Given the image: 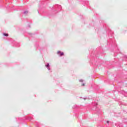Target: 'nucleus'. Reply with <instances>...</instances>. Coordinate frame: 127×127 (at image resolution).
<instances>
[{"mask_svg":"<svg viewBox=\"0 0 127 127\" xmlns=\"http://www.w3.org/2000/svg\"><path fill=\"white\" fill-rule=\"evenodd\" d=\"M60 53V56H63L64 55V53H61L60 52H58V54H59Z\"/></svg>","mask_w":127,"mask_h":127,"instance_id":"obj_1","label":"nucleus"},{"mask_svg":"<svg viewBox=\"0 0 127 127\" xmlns=\"http://www.w3.org/2000/svg\"><path fill=\"white\" fill-rule=\"evenodd\" d=\"M82 86H84V84H82Z\"/></svg>","mask_w":127,"mask_h":127,"instance_id":"obj_5","label":"nucleus"},{"mask_svg":"<svg viewBox=\"0 0 127 127\" xmlns=\"http://www.w3.org/2000/svg\"><path fill=\"white\" fill-rule=\"evenodd\" d=\"M49 66V64H47V67H48Z\"/></svg>","mask_w":127,"mask_h":127,"instance_id":"obj_3","label":"nucleus"},{"mask_svg":"<svg viewBox=\"0 0 127 127\" xmlns=\"http://www.w3.org/2000/svg\"><path fill=\"white\" fill-rule=\"evenodd\" d=\"M3 35H4V36H8V34L4 33V34H3Z\"/></svg>","mask_w":127,"mask_h":127,"instance_id":"obj_2","label":"nucleus"},{"mask_svg":"<svg viewBox=\"0 0 127 127\" xmlns=\"http://www.w3.org/2000/svg\"><path fill=\"white\" fill-rule=\"evenodd\" d=\"M107 124H109V121H107Z\"/></svg>","mask_w":127,"mask_h":127,"instance_id":"obj_4","label":"nucleus"}]
</instances>
